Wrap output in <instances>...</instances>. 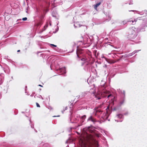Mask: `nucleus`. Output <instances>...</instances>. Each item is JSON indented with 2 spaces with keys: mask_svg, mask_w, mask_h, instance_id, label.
<instances>
[{
  "mask_svg": "<svg viewBox=\"0 0 147 147\" xmlns=\"http://www.w3.org/2000/svg\"><path fill=\"white\" fill-rule=\"evenodd\" d=\"M84 134L81 136L79 140L81 147H98L97 141L94 140L92 134L94 131L89 127L83 129Z\"/></svg>",
  "mask_w": 147,
  "mask_h": 147,
  "instance_id": "obj_1",
  "label": "nucleus"
},
{
  "mask_svg": "<svg viewBox=\"0 0 147 147\" xmlns=\"http://www.w3.org/2000/svg\"><path fill=\"white\" fill-rule=\"evenodd\" d=\"M144 21L142 25L140 26V27L136 28L133 27L129 29V37L131 39H134L137 36V33L139 32L140 31H143L146 27L147 26V19H142Z\"/></svg>",
  "mask_w": 147,
  "mask_h": 147,
  "instance_id": "obj_2",
  "label": "nucleus"
},
{
  "mask_svg": "<svg viewBox=\"0 0 147 147\" xmlns=\"http://www.w3.org/2000/svg\"><path fill=\"white\" fill-rule=\"evenodd\" d=\"M90 92L93 94V96H94L96 98V100L102 99L103 98L107 96L108 98H109L112 96L111 94H109L110 92L106 90L103 91L102 93L100 92H98L97 93L94 94L95 92V89L93 88L90 89Z\"/></svg>",
  "mask_w": 147,
  "mask_h": 147,
  "instance_id": "obj_3",
  "label": "nucleus"
},
{
  "mask_svg": "<svg viewBox=\"0 0 147 147\" xmlns=\"http://www.w3.org/2000/svg\"><path fill=\"white\" fill-rule=\"evenodd\" d=\"M106 111L105 112H103V113L100 117V119L102 120V119L104 120H106L107 119L109 115L110 114V111L109 109V107L108 106L106 109Z\"/></svg>",
  "mask_w": 147,
  "mask_h": 147,
  "instance_id": "obj_4",
  "label": "nucleus"
},
{
  "mask_svg": "<svg viewBox=\"0 0 147 147\" xmlns=\"http://www.w3.org/2000/svg\"><path fill=\"white\" fill-rule=\"evenodd\" d=\"M117 91L121 94V98L120 100L119 104L120 105H122L124 102L125 97V91L122 90L120 89H117Z\"/></svg>",
  "mask_w": 147,
  "mask_h": 147,
  "instance_id": "obj_5",
  "label": "nucleus"
},
{
  "mask_svg": "<svg viewBox=\"0 0 147 147\" xmlns=\"http://www.w3.org/2000/svg\"><path fill=\"white\" fill-rule=\"evenodd\" d=\"M141 17H138L136 18L135 19H133L131 18L129 20H125L122 22V24H123L124 25L126 24L127 22H131V24H132L134 25L136 24V22L138 20H140V18Z\"/></svg>",
  "mask_w": 147,
  "mask_h": 147,
  "instance_id": "obj_6",
  "label": "nucleus"
},
{
  "mask_svg": "<svg viewBox=\"0 0 147 147\" xmlns=\"http://www.w3.org/2000/svg\"><path fill=\"white\" fill-rule=\"evenodd\" d=\"M103 112L102 109H95V113H94V115L96 117L99 119L100 118L101 115L103 113Z\"/></svg>",
  "mask_w": 147,
  "mask_h": 147,
  "instance_id": "obj_7",
  "label": "nucleus"
},
{
  "mask_svg": "<svg viewBox=\"0 0 147 147\" xmlns=\"http://www.w3.org/2000/svg\"><path fill=\"white\" fill-rule=\"evenodd\" d=\"M123 115L121 114L117 115L115 117V121L117 122H121L123 121Z\"/></svg>",
  "mask_w": 147,
  "mask_h": 147,
  "instance_id": "obj_8",
  "label": "nucleus"
},
{
  "mask_svg": "<svg viewBox=\"0 0 147 147\" xmlns=\"http://www.w3.org/2000/svg\"><path fill=\"white\" fill-rule=\"evenodd\" d=\"M88 121H91L94 123L97 122H99V121H97L96 119L93 117L92 116H91L88 119Z\"/></svg>",
  "mask_w": 147,
  "mask_h": 147,
  "instance_id": "obj_9",
  "label": "nucleus"
},
{
  "mask_svg": "<svg viewBox=\"0 0 147 147\" xmlns=\"http://www.w3.org/2000/svg\"><path fill=\"white\" fill-rule=\"evenodd\" d=\"M136 13L140 14L141 15H143V16H147V11L145 10L142 11H136Z\"/></svg>",
  "mask_w": 147,
  "mask_h": 147,
  "instance_id": "obj_10",
  "label": "nucleus"
},
{
  "mask_svg": "<svg viewBox=\"0 0 147 147\" xmlns=\"http://www.w3.org/2000/svg\"><path fill=\"white\" fill-rule=\"evenodd\" d=\"M140 50H135L131 53H129L128 55L125 54V56L126 57H129V56H131L132 55H133L134 54H135L136 53L138 52Z\"/></svg>",
  "mask_w": 147,
  "mask_h": 147,
  "instance_id": "obj_11",
  "label": "nucleus"
},
{
  "mask_svg": "<svg viewBox=\"0 0 147 147\" xmlns=\"http://www.w3.org/2000/svg\"><path fill=\"white\" fill-rule=\"evenodd\" d=\"M85 66L84 67V69L85 70L88 71L90 69V67L91 66V65L90 63H86Z\"/></svg>",
  "mask_w": 147,
  "mask_h": 147,
  "instance_id": "obj_12",
  "label": "nucleus"
},
{
  "mask_svg": "<svg viewBox=\"0 0 147 147\" xmlns=\"http://www.w3.org/2000/svg\"><path fill=\"white\" fill-rule=\"evenodd\" d=\"M43 23V20H41L39 19V20L36 23V25L37 26H40Z\"/></svg>",
  "mask_w": 147,
  "mask_h": 147,
  "instance_id": "obj_13",
  "label": "nucleus"
},
{
  "mask_svg": "<svg viewBox=\"0 0 147 147\" xmlns=\"http://www.w3.org/2000/svg\"><path fill=\"white\" fill-rule=\"evenodd\" d=\"M62 74H65L66 73V69L65 67L60 68L59 70Z\"/></svg>",
  "mask_w": 147,
  "mask_h": 147,
  "instance_id": "obj_14",
  "label": "nucleus"
},
{
  "mask_svg": "<svg viewBox=\"0 0 147 147\" xmlns=\"http://www.w3.org/2000/svg\"><path fill=\"white\" fill-rule=\"evenodd\" d=\"M104 102H102V103L100 105L96 107L95 108V109H101L102 107H104Z\"/></svg>",
  "mask_w": 147,
  "mask_h": 147,
  "instance_id": "obj_15",
  "label": "nucleus"
},
{
  "mask_svg": "<svg viewBox=\"0 0 147 147\" xmlns=\"http://www.w3.org/2000/svg\"><path fill=\"white\" fill-rule=\"evenodd\" d=\"M74 26L75 28H78L80 27L81 25L80 24L79 22H77L74 23Z\"/></svg>",
  "mask_w": 147,
  "mask_h": 147,
  "instance_id": "obj_16",
  "label": "nucleus"
},
{
  "mask_svg": "<svg viewBox=\"0 0 147 147\" xmlns=\"http://www.w3.org/2000/svg\"><path fill=\"white\" fill-rule=\"evenodd\" d=\"M46 3L48 4V5H49L50 4V1H51V3L52 4H53L55 0H45Z\"/></svg>",
  "mask_w": 147,
  "mask_h": 147,
  "instance_id": "obj_17",
  "label": "nucleus"
},
{
  "mask_svg": "<svg viewBox=\"0 0 147 147\" xmlns=\"http://www.w3.org/2000/svg\"><path fill=\"white\" fill-rule=\"evenodd\" d=\"M48 25V22H46L45 25L44 26L43 28L42 29V31L41 32H42L44 31H45L46 28H47Z\"/></svg>",
  "mask_w": 147,
  "mask_h": 147,
  "instance_id": "obj_18",
  "label": "nucleus"
},
{
  "mask_svg": "<svg viewBox=\"0 0 147 147\" xmlns=\"http://www.w3.org/2000/svg\"><path fill=\"white\" fill-rule=\"evenodd\" d=\"M82 53V51H80L79 49H78V47H77V50H76V54L78 57H79V54H81Z\"/></svg>",
  "mask_w": 147,
  "mask_h": 147,
  "instance_id": "obj_19",
  "label": "nucleus"
},
{
  "mask_svg": "<svg viewBox=\"0 0 147 147\" xmlns=\"http://www.w3.org/2000/svg\"><path fill=\"white\" fill-rule=\"evenodd\" d=\"M86 115H84L82 116L81 117V121L82 122V123H83L85 119L86 118Z\"/></svg>",
  "mask_w": 147,
  "mask_h": 147,
  "instance_id": "obj_20",
  "label": "nucleus"
},
{
  "mask_svg": "<svg viewBox=\"0 0 147 147\" xmlns=\"http://www.w3.org/2000/svg\"><path fill=\"white\" fill-rule=\"evenodd\" d=\"M101 4L100 2H99L97 3H96L95 5H94V8L95 9H97V7L98 6Z\"/></svg>",
  "mask_w": 147,
  "mask_h": 147,
  "instance_id": "obj_21",
  "label": "nucleus"
},
{
  "mask_svg": "<svg viewBox=\"0 0 147 147\" xmlns=\"http://www.w3.org/2000/svg\"><path fill=\"white\" fill-rule=\"evenodd\" d=\"M45 17V15L42 14L40 17V20H43Z\"/></svg>",
  "mask_w": 147,
  "mask_h": 147,
  "instance_id": "obj_22",
  "label": "nucleus"
},
{
  "mask_svg": "<svg viewBox=\"0 0 147 147\" xmlns=\"http://www.w3.org/2000/svg\"><path fill=\"white\" fill-rule=\"evenodd\" d=\"M87 94V92H82L81 94V96H84L85 95H86Z\"/></svg>",
  "mask_w": 147,
  "mask_h": 147,
  "instance_id": "obj_23",
  "label": "nucleus"
},
{
  "mask_svg": "<svg viewBox=\"0 0 147 147\" xmlns=\"http://www.w3.org/2000/svg\"><path fill=\"white\" fill-rule=\"evenodd\" d=\"M52 16H53L55 17H56L57 16V14L56 13H52Z\"/></svg>",
  "mask_w": 147,
  "mask_h": 147,
  "instance_id": "obj_24",
  "label": "nucleus"
},
{
  "mask_svg": "<svg viewBox=\"0 0 147 147\" xmlns=\"http://www.w3.org/2000/svg\"><path fill=\"white\" fill-rule=\"evenodd\" d=\"M108 21H109V20H110L111 19V15H110V14L109 13H108Z\"/></svg>",
  "mask_w": 147,
  "mask_h": 147,
  "instance_id": "obj_25",
  "label": "nucleus"
},
{
  "mask_svg": "<svg viewBox=\"0 0 147 147\" xmlns=\"http://www.w3.org/2000/svg\"><path fill=\"white\" fill-rule=\"evenodd\" d=\"M3 82V80L1 78V76H0V84H1Z\"/></svg>",
  "mask_w": 147,
  "mask_h": 147,
  "instance_id": "obj_26",
  "label": "nucleus"
},
{
  "mask_svg": "<svg viewBox=\"0 0 147 147\" xmlns=\"http://www.w3.org/2000/svg\"><path fill=\"white\" fill-rule=\"evenodd\" d=\"M67 109V107H66L65 108V109H63V111H62V113H63V111H65Z\"/></svg>",
  "mask_w": 147,
  "mask_h": 147,
  "instance_id": "obj_27",
  "label": "nucleus"
},
{
  "mask_svg": "<svg viewBox=\"0 0 147 147\" xmlns=\"http://www.w3.org/2000/svg\"><path fill=\"white\" fill-rule=\"evenodd\" d=\"M27 18L26 17L24 18H22V20L23 21H26L27 20Z\"/></svg>",
  "mask_w": 147,
  "mask_h": 147,
  "instance_id": "obj_28",
  "label": "nucleus"
},
{
  "mask_svg": "<svg viewBox=\"0 0 147 147\" xmlns=\"http://www.w3.org/2000/svg\"><path fill=\"white\" fill-rule=\"evenodd\" d=\"M50 46H53V47H57L56 45H54V44H50Z\"/></svg>",
  "mask_w": 147,
  "mask_h": 147,
  "instance_id": "obj_29",
  "label": "nucleus"
},
{
  "mask_svg": "<svg viewBox=\"0 0 147 147\" xmlns=\"http://www.w3.org/2000/svg\"><path fill=\"white\" fill-rule=\"evenodd\" d=\"M37 97H39V98H41L42 99H43V98L42 97V96L41 95H39Z\"/></svg>",
  "mask_w": 147,
  "mask_h": 147,
  "instance_id": "obj_30",
  "label": "nucleus"
},
{
  "mask_svg": "<svg viewBox=\"0 0 147 147\" xmlns=\"http://www.w3.org/2000/svg\"><path fill=\"white\" fill-rule=\"evenodd\" d=\"M36 106L37 107H40L39 105L37 103H36Z\"/></svg>",
  "mask_w": 147,
  "mask_h": 147,
  "instance_id": "obj_31",
  "label": "nucleus"
},
{
  "mask_svg": "<svg viewBox=\"0 0 147 147\" xmlns=\"http://www.w3.org/2000/svg\"><path fill=\"white\" fill-rule=\"evenodd\" d=\"M128 112H126L125 113H124V115H128Z\"/></svg>",
  "mask_w": 147,
  "mask_h": 147,
  "instance_id": "obj_32",
  "label": "nucleus"
},
{
  "mask_svg": "<svg viewBox=\"0 0 147 147\" xmlns=\"http://www.w3.org/2000/svg\"><path fill=\"white\" fill-rule=\"evenodd\" d=\"M81 60L84 61L86 60V59L84 58H83L81 59Z\"/></svg>",
  "mask_w": 147,
  "mask_h": 147,
  "instance_id": "obj_33",
  "label": "nucleus"
},
{
  "mask_svg": "<svg viewBox=\"0 0 147 147\" xmlns=\"http://www.w3.org/2000/svg\"><path fill=\"white\" fill-rule=\"evenodd\" d=\"M78 121V120L77 119H76V120L73 123H76Z\"/></svg>",
  "mask_w": 147,
  "mask_h": 147,
  "instance_id": "obj_34",
  "label": "nucleus"
},
{
  "mask_svg": "<svg viewBox=\"0 0 147 147\" xmlns=\"http://www.w3.org/2000/svg\"><path fill=\"white\" fill-rule=\"evenodd\" d=\"M53 65L52 64H51V65H50V67H51V69H52V68H51V67L53 66V65Z\"/></svg>",
  "mask_w": 147,
  "mask_h": 147,
  "instance_id": "obj_35",
  "label": "nucleus"
},
{
  "mask_svg": "<svg viewBox=\"0 0 147 147\" xmlns=\"http://www.w3.org/2000/svg\"><path fill=\"white\" fill-rule=\"evenodd\" d=\"M49 24H50V26H51V22H49Z\"/></svg>",
  "mask_w": 147,
  "mask_h": 147,
  "instance_id": "obj_36",
  "label": "nucleus"
},
{
  "mask_svg": "<svg viewBox=\"0 0 147 147\" xmlns=\"http://www.w3.org/2000/svg\"><path fill=\"white\" fill-rule=\"evenodd\" d=\"M69 140H68L67 141H66V143H68L69 142Z\"/></svg>",
  "mask_w": 147,
  "mask_h": 147,
  "instance_id": "obj_37",
  "label": "nucleus"
},
{
  "mask_svg": "<svg viewBox=\"0 0 147 147\" xmlns=\"http://www.w3.org/2000/svg\"><path fill=\"white\" fill-rule=\"evenodd\" d=\"M38 86H41V87H42V86L41 85H40V84H39V85H38Z\"/></svg>",
  "mask_w": 147,
  "mask_h": 147,
  "instance_id": "obj_38",
  "label": "nucleus"
},
{
  "mask_svg": "<svg viewBox=\"0 0 147 147\" xmlns=\"http://www.w3.org/2000/svg\"><path fill=\"white\" fill-rule=\"evenodd\" d=\"M31 127L32 128H33V126H32L31 125Z\"/></svg>",
  "mask_w": 147,
  "mask_h": 147,
  "instance_id": "obj_39",
  "label": "nucleus"
},
{
  "mask_svg": "<svg viewBox=\"0 0 147 147\" xmlns=\"http://www.w3.org/2000/svg\"><path fill=\"white\" fill-rule=\"evenodd\" d=\"M135 11L134 10L129 11Z\"/></svg>",
  "mask_w": 147,
  "mask_h": 147,
  "instance_id": "obj_40",
  "label": "nucleus"
},
{
  "mask_svg": "<svg viewBox=\"0 0 147 147\" xmlns=\"http://www.w3.org/2000/svg\"><path fill=\"white\" fill-rule=\"evenodd\" d=\"M20 51V50H18V51H17V52H19Z\"/></svg>",
  "mask_w": 147,
  "mask_h": 147,
  "instance_id": "obj_41",
  "label": "nucleus"
},
{
  "mask_svg": "<svg viewBox=\"0 0 147 147\" xmlns=\"http://www.w3.org/2000/svg\"><path fill=\"white\" fill-rule=\"evenodd\" d=\"M29 121H30V122L31 123V120L30 119Z\"/></svg>",
  "mask_w": 147,
  "mask_h": 147,
  "instance_id": "obj_42",
  "label": "nucleus"
},
{
  "mask_svg": "<svg viewBox=\"0 0 147 147\" xmlns=\"http://www.w3.org/2000/svg\"><path fill=\"white\" fill-rule=\"evenodd\" d=\"M38 9H37V10H36V12H38Z\"/></svg>",
  "mask_w": 147,
  "mask_h": 147,
  "instance_id": "obj_43",
  "label": "nucleus"
},
{
  "mask_svg": "<svg viewBox=\"0 0 147 147\" xmlns=\"http://www.w3.org/2000/svg\"><path fill=\"white\" fill-rule=\"evenodd\" d=\"M104 131V133H105V134H106V133H105V131Z\"/></svg>",
  "mask_w": 147,
  "mask_h": 147,
  "instance_id": "obj_44",
  "label": "nucleus"
},
{
  "mask_svg": "<svg viewBox=\"0 0 147 147\" xmlns=\"http://www.w3.org/2000/svg\"><path fill=\"white\" fill-rule=\"evenodd\" d=\"M35 131H36V132H37V131H36V130H35Z\"/></svg>",
  "mask_w": 147,
  "mask_h": 147,
  "instance_id": "obj_45",
  "label": "nucleus"
},
{
  "mask_svg": "<svg viewBox=\"0 0 147 147\" xmlns=\"http://www.w3.org/2000/svg\"><path fill=\"white\" fill-rule=\"evenodd\" d=\"M26 88H27V86H26V87H25Z\"/></svg>",
  "mask_w": 147,
  "mask_h": 147,
  "instance_id": "obj_46",
  "label": "nucleus"
},
{
  "mask_svg": "<svg viewBox=\"0 0 147 147\" xmlns=\"http://www.w3.org/2000/svg\"><path fill=\"white\" fill-rule=\"evenodd\" d=\"M80 125H78V126H80Z\"/></svg>",
  "mask_w": 147,
  "mask_h": 147,
  "instance_id": "obj_47",
  "label": "nucleus"
},
{
  "mask_svg": "<svg viewBox=\"0 0 147 147\" xmlns=\"http://www.w3.org/2000/svg\"><path fill=\"white\" fill-rule=\"evenodd\" d=\"M136 43H138V42H136Z\"/></svg>",
  "mask_w": 147,
  "mask_h": 147,
  "instance_id": "obj_48",
  "label": "nucleus"
},
{
  "mask_svg": "<svg viewBox=\"0 0 147 147\" xmlns=\"http://www.w3.org/2000/svg\"><path fill=\"white\" fill-rule=\"evenodd\" d=\"M53 117H56V116H53Z\"/></svg>",
  "mask_w": 147,
  "mask_h": 147,
  "instance_id": "obj_49",
  "label": "nucleus"
},
{
  "mask_svg": "<svg viewBox=\"0 0 147 147\" xmlns=\"http://www.w3.org/2000/svg\"><path fill=\"white\" fill-rule=\"evenodd\" d=\"M25 91H26V89H25Z\"/></svg>",
  "mask_w": 147,
  "mask_h": 147,
  "instance_id": "obj_50",
  "label": "nucleus"
},
{
  "mask_svg": "<svg viewBox=\"0 0 147 147\" xmlns=\"http://www.w3.org/2000/svg\"><path fill=\"white\" fill-rule=\"evenodd\" d=\"M59 116H57V117H59Z\"/></svg>",
  "mask_w": 147,
  "mask_h": 147,
  "instance_id": "obj_51",
  "label": "nucleus"
}]
</instances>
